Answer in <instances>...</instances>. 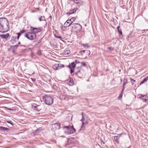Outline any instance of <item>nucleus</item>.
<instances>
[{"label": "nucleus", "mask_w": 148, "mask_h": 148, "mask_svg": "<svg viewBox=\"0 0 148 148\" xmlns=\"http://www.w3.org/2000/svg\"><path fill=\"white\" fill-rule=\"evenodd\" d=\"M12 49V52L13 53H14L15 52V50L14 49Z\"/></svg>", "instance_id": "obj_44"}, {"label": "nucleus", "mask_w": 148, "mask_h": 148, "mask_svg": "<svg viewBox=\"0 0 148 148\" xmlns=\"http://www.w3.org/2000/svg\"><path fill=\"white\" fill-rule=\"evenodd\" d=\"M60 124L59 123H56V129H60Z\"/></svg>", "instance_id": "obj_25"}, {"label": "nucleus", "mask_w": 148, "mask_h": 148, "mask_svg": "<svg viewBox=\"0 0 148 148\" xmlns=\"http://www.w3.org/2000/svg\"><path fill=\"white\" fill-rule=\"evenodd\" d=\"M42 17V16H41L40 17H39V19L40 21H43V20H41V18Z\"/></svg>", "instance_id": "obj_46"}, {"label": "nucleus", "mask_w": 148, "mask_h": 148, "mask_svg": "<svg viewBox=\"0 0 148 148\" xmlns=\"http://www.w3.org/2000/svg\"><path fill=\"white\" fill-rule=\"evenodd\" d=\"M90 51L88 50H86V53L87 55H88V56H89L90 54Z\"/></svg>", "instance_id": "obj_30"}, {"label": "nucleus", "mask_w": 148, "mask_h": 148, "mask_svg": "<svg viewBox=\"0 0 148 148\" xmlns=\"http://www.w3.org/2000/svg\"><path fill=\"white\" fill-rule=\"evenodd\" d=\"M56 34H54V36L55 37H56Z\"/></svg>", "instance_id": "obj_57"}, {"label": "nucleus", "mask_w": 148, "mask_h": 148, "mask_svg": "<svg viewBox=\"0 0 148 148\" xmlns=\"http://www.w3.org/2000/svg\"><path fill=\"white\" fill-rule=\"evenodd\" d=\"M66 140L67 141L68 140V139L67 138H66Z\"/></svg>", "instance_id": "obj_60"}, {"label": "nucleus", "mask_w": 148, "mask_h": 148, "mask_svg": "<svg viewBox=\"0 0 148 148\" xmlns=\"http://www.w3.org/2000/svg\"><path fill=\"white\" fill-rule=\"evenodd\" d=\"M117 29L119 32V33L121 35L122 34V32L121 29H120V26H119L117 27Z\"/></svg>", "instance_id": "obj_24"}, {"label": "nucleus", "mask_w": 148, "mask_h": 148, "mask_svg": "<svg viewBox=\"0 0 148 148\" xmlns=\"http://www.w3.org/2000/svg\"><path fill=\"white\" fill-rule=\"evenodd\" d=\"M0 130L1 131H4L5 130L7 131V132H9L10 130L9 129L2 126H0Z\"/></svg>", "instance_id": "obj_17"}, {"label": "nucleus", "mask_w": 148, "mask_h": 148, "mask_svg": "<svg viewBox=\"0 0 148 148\" xmlns=\"http://www.w3.org/2000/svg\"><path fill=\"white\" fill-rule=\"evenodd\" d=\"M140 96L141 97H143L145 96L144 95H142V94H141L140 95Z\"/></svg>", "instance_id": "obj_52"}, {"label": "nucleus", "mask_w": 148, "mask_h": 148, "mask_svg": "<svg viewBox=\"0 0 148 148\" xmlns=\"http://www.w3.org/2000/svg\"><path fill=\"white\" fill-rule=\"evenodd\" d=\"M75 18L73 17L69 20H67L64 24V27H67L71 25L73 29L75 32H78L80 30L82 29V26L79 23H72L73 21H74Z\"/></svg>", "instance_id": "obj_1"}, {"label": "nucleus", "mask_w": 148, "mask_h": 148, "mask_svg": "<svg viewBox=\"0 0 148 148\" xmlns=\"http://www.w3.org/2000/svg\"><path fill=\"white\" fill-rule=\"evenodd\" d=\"M82 45L83 47L85 48L86 49L88 48V45L82 44Z\"/></svg>", "instance_id": "obj_31"}, {"label": "nucleus", "mask_w": 148, "mask_h": 148, "mask_svg": "<svg viewBox=\"0 0 148 148\" xmlns=\"http://www.w3.org/2000/svg\"><path fill=\"white\" fill-rule=\"evenodd\" d=\"M79 0H74V1L76 4H78L79 3V2L78 1Z\"/></svg>", "instance_id": "obj_38"}, {"label": "nucleus", "mask_w": 148, "mask_h": 148, "mask_svg": "<svg viewBox=\"0 0 148 148\" xmlns=\"http://www.w3.org/2000/svg\"><path fill=\"white\" fill-rule=\"evenodd\" d=\"M130 79L131 80V81H133L134 82H135L136 81L135 80L131 78H130Z\"/></svg>", "instance_id": "obj_43"}, {"label": "nucleus", "mask_w": 148, "mask_h": 148, "mask_svg": "<svg viewBox=\"0 0 148 148\" xmlns=\"http://www.w3.org/2000/svg\"><path fill=\"white\" fill-rule=\"evenodd\" d=\"M80 62L77 60H75V62H73L69 64L66 66L70 69V73L71 74L73 73L74 71L75 68L76 66V64L80 63Z\"/></svg>", "instance_id": "obj_5"}, {"label": "nucleus", "mask_w": 148, "mask_h": 148, "mask_svg": "<svg viewBox=\"0 0 148 148\" xmlns=\"http://www.w3.org/2000/svg\"><path fill=\"white\" fill-rule=\"evenodd\" d=\"M5 108H7V109L8 110H13V109H12L11 108H6V107H5Z\"/></svg>", "instance_id": "obj_45"}, {"label": "nucleus", "mask_w": 148, "mask_h": 148, "mask_svg": "<svg viewBox=\"0 0 148 148\" xmlns=\"http://www.w3.org/2000/svg\"><path fill=\"white\" fill-rule=\"evenodd\" d=\"M35 27H30V30L31 32H34V31H35Z\"/></svg>", "instance_id": "obj_27"}, {"label": "nucleus", "mask_w": 148, "mask_h": 148, "mask_svg": "<svg viewBox=\"0 0 148 148\" xmlns=\"http://www.w3.org/2000/svg\"><path fill=\"white\" fill-rule=\"evenodd\" d=\"M26 31L24 29H23L21 30L20 31V32H19V33H20L21 34H21H23L24 32H25Z\"/></svg>", "instance_id": "obj_32"}, {"label": "nucleus", "mask_w": 148, "mask_h": 148, "mask_svg": "<svg viewBox=\"0 0 148 148\" xmlns=\"http://www.w3.org/2000/svg\"><path fill=\"white\" fill-rule=\"evenodd\" d=\"M69 22H70V23H71V21H69Z\"/></svg>", "instance_id": "obj_59"}, {"label": "nucleus", "mask_w": 148, "mask_h": 148, "mask_svg": "<svg viewBox=\"0 0 148 148\" xmlns=\"http://www.w3.org/2000/svg\"><path fill=\"white\" fill-rule=\"evenodd\" d=\"M121 134H118V136H114V141L116 142H118L119 137L121 136Z\"/></svg>", "instance_id": "obj_13"}, {"label": "nucleus", "mask_w": 148, "mask_h": 148, "mask_svg": "<svg viewBox=\"0 0 148 148\" xmlns=\"http://www.w3.org/2000/svg\"><path fill=\"white\" fill-rule=\"evenodd\" d=\"M16 40L17 39L16 36H12L10 41V42L12 44H14L16 42Z\"/></svg>", "instance_id": "obj_12"}, {"label": "nucleus", "mask_w": 148, "mask_h": 148, "mask_svg": "<svg viewBox=\"0 0 148 148\" xmlns=\"http://www.w3.org/2000/svg\"><path fill=\"white\" fill-rule=\"evenodd\" d=\"M16 34L17 35V36L16 37L17 40H19L20 37L21 35V34L20 33H16Z\"/></svg>", "instance_id": "obj_28"}, {"label": "nucleus", "mask_w": 148, "mask_h": 148, "mask_svg": "<svg viewBox=\"0 0 148 148\" xmlns=\"http://www.w3.org/2000/svg\"><path fill=\"white\" fill-rule=\"evenodd\" d=\"M68 82L67 83L68 85L69 86H73L74 85V83L73 79L70 78L68 80Z\"/></svg>", "instance_id": "obj_10"}, {"label": "nucleus", "mask_w": 148, "mask_h": 148, "mask_svg": "<svg viewBox=\"0 0 148 148\" xmlns=\"http://www.w3.org/2000/svg\"><path fill=\"white\" fill-rule=\"evenodd\" d=\"M43 99L45 103L50 105L52 104L53 103V99L50 96L45 95L43 97Z\"/></svg>", "instance_id": "obj_3"}, {"label": "nucleus", "mask_w": 148, "mask_h": 148, "mask_svg": "<svg viewBox=\"0 0 148 148\" xmlns=\"http://www.w3.org/2000/svg\"><path fill=\"white\" fill-rule=\"evenodd\" d=\"M145 81L146 82L147 80H148V76L146 77V78L144 79Z\"/></svg>", "instance_id": "obj_42"}, {"label": "nucleus", "mask_w": 148, "mask_h": 148, "mask_svg": "<svg viewBox=\"0 0 148 148\" xmlns=\"http://www.w3.org/2000/svg\"><path fill=\"white\" fill-rule=\"evenodd\" d=\"M70 53V51L69 50H66L64 52V53L65 55H68Z\"/></svg>", "instance_id": "obj_26"}, {"label": "nucleus", "mask_w": 148, "mask_h": 148, "mask_svg": "<svg viewBox=\"0 0 148 148\" xmlns=\"http://www.w3.org/2000/svg\"><path fill=\"white\" fill-rule=\"evenodd\" d=\"M58 44H56V48H58ZM59 50V49H56V50Z\"/></svg>", "instance_id": "obj_50"}, {"label": "nucleus", "mask_w": 148, "mask_h": 148, "mask_svg": "<svg viewBox=\"0 0 148 148\" xmlns=\"http://www.w3.org/2000/svg\"><path fill=\"white\" fill-rule=\"evenodd\" d=\"M42 130V129L40 127L37 129L34 132L35 135H38L39 133Z\"/></svg>", "instance_id": "obj_19"}, {"label": "nucleus", "mask_w": 148, "mask_h": 148, "mask_svg": "<svg viewBox=\"0 0 148 148\" xmlns=\"http://www.w3.org/2000/svg\"><path fill=\"white\" fill-rule=\"evenodd\" d=\"M52 18V16H49V18H50V19H51Z\"/></svg>", "instance_id": "obj_51"}, {"label": "nucleus", "mask_w": 148, "mask_h": 148, "mask_svg": "<svg viewBox=\"0 0 148 148\" xmlns=\"http://www.w3.org/2000/svg\"><path fill=\"white\" fill-rule=\"evenodd\" d=\"M60 99L62 100L65 99L67 97L68 95H60V96H59Z\"/></svg>", "instance_id": "obj_18"}, {"label": "nucleus", "mask_w": 148, "mask_h": 148, "mask_svg": "<svg viewBox=\"0 0 148 148\" xmlns=\"http://www.w3.org/2000/svg\"><path fill=\"white\" fill-rule=\"evenodd\" d=\"M82 119L81 120L82 122H84L85 120V119L87 118V115L84 113L82 112Z\"/></svg>", "instance_id": "obj_14"}, {"label": "nucleus", "mask_w": 148, "mask_h": 148, "mask_svg": "<svg viewBox=\"0 0 148 148\" xmlns=\"http://www.w3.org/2000/svg\"><path fill=\"white\" fill-rule=\"evenodd\" d=\"M62 37L61 36H56V38H60Z\"/></svg>", "instance_id": "obj_49"}, {"label": "nucleus", "mask_w": 148, "mask_h": 148, "mask_svg": "<svg viewBox=\"0 0 148 148\" xmlns=\"http://www.w3.org/2000/svg\"><path fill=\"white\" fill-rule=\"evenodd\" d=\"M43 17L44 18L45 16H43Z\"/></svg>", "instance_id": "obj_63"}, {"label": "nucleus", "mask_w": 148, "mask_h": 148, "mask_svg": "<svg viewBox=\"0 0 148 148\" xmlns=\"http://www.w3.org/2000/svg\"><path fill=\"white\" fill-rule=\"evenodd\" d=\"M108 49L110 51H112L113 50V49L111 47H108Z\"/></svg>", "instance_id": "obj_36"}, {"label": "nucleus", "mask_w": 148, "mask_h": 148, "mask_svg": "<svg viewBox=\"0 0 148 148\" xmlns=\"http://www.w3.org/2000/svg\"><path fill=\"white\" fill-rule=\"evenodd\" d=\"M24 36L28 39L32 40L35 39L36 35L34 32H27L25 33Z\"/></svg>", "instance_id": "obj_4"}, {"label": "nucleus", "mask_w": 148, "mask_h": 148, "mask_svg": "<svg viewBox=\"0 0 148 148\" xmlns=\"http://www.w3.org/2000/svg\"><path fill=\"white\" fill-rule=\"evenodd\" d=\"M127 148H130V146H129Z\"/></svg>", "instance_id": "obj_58"}, {"label": "nucleus", "mask_w": 148, "mask_h": 148, "mask_svg": "<svg viewBox=\"0 0 148 148\" xmlns=\"http://www.w3.org/2000/svg\"><path fill=\"white\" fill-rule=\"evenodd\" d=\"M64 67V66L63 64H56V70L60 69Z\"/></svg>", "instance_id": "obj_15"}, {"label": "nucleus", "mask_w": 148, "mask_h": 148, "mask_svg": "<svg viewBox=\"0 0 148 148\" xmlns=\"http://www.w3.org/2000/svg\"><path fill=\"white\" fill-rule=\"evenodd\" d=\"M132 84H134V83H133V82H132Z\"/></svg>", "instance_id": "obj_61"}, {"label": "nucleus", "mask_w": 148, "mask_h": 148, "mask_svg": "<svg viewBox=\"0 0 148 148\" xmlns=\"http://www.w3.org/2000/svg\"><path fill=\"white\" fill-rule=\"evenodd\" d=\"M58 92H59V94H61V92H59V90H58Z\"/></svg>", "instance_id": "obj_53"}, {"label": "nucleus", "mask_w": 148, "mask_h": 148, "mask_svg": "<svg viewBox=\"0 0 148 148\" xmlns=\"http://www.w3.org/2000/svg\"><path fill=\"white\" fill-rule=\"evenodd\" d=\"M101 143L102 145L104 144H105V142H103V140H101Z\"/></svg>", "instance_id": "obj_48"}, {"label": "nucleus", "mask_w": 148, "mask_h": 148, "mask_svg": "<svg viewBox=\"0 0 148 148\" xmlns=\"http://www.w3.org/2000/svg\"><path fill=\"white\" fill-rule=\"evenodd\" d=\"M86 50H82V51H80L79 53H82V52H83L84 53H86Z\"/></svg>", "instance_id": "obj_39"}, {"label": "nucleus", "mask_w": 148, "mask_h": 148, "mask_svg": "<svg viewBox=\"0 0 148 148\" xmlns=\"http://www.w3.org/2000/svg\"><path fill=\"white\" fill-rule=\"evenodd\" d=\"M41 31V28L40 27L39 28H36L35 31H34V34L36 33H38L40 32Z\"/></svg>", "instance_id": "obj_20"}, {"label": "nucleus", "mask_w": 148, "mask_h": 148, "mask_svg": "<svg viewBox=\"0 0 148 148\" xmlns=\"http://www.w3.org/2000/svg\"><path fill=\"white\" fill-rule=\"evenodd\" d=\"M124 89H125V87H123V88L122 90L121 91V93H122V94H123V91L124 90Z\"/></svg>", "instance_id": "obj_41"}, {"label": "nucleus", "mask_w": 148, "mask_h": 148, "mask_svg": "<svg viewBox=\"0 0 148 148\" xmlns=\"http://www.w3.org/2000/svg\"><path fill=\"white\" fill-rule=\"evenodd\" d=\"M51 127H52V130H53V131H54L55 130V128H56V127H55V124H54L53 125L52 124L51 126Z\"/></svg>", "instance_id": "obj_33"}, {"label": "nucleus", "mask_w": 148, "mask_h": 148, "mask_svg": "<svg viewBox=\"0 0 148 148\" xmlns=\"http://www.w3.org/2000/svg\"><path fill=\"white\" fill-rule=\"evenodd\" d=\"M9 29V25H0V32L4 33L7 32Z\"/></svg>", "instance_id": "obj_6"}, {"label": "nucleus", "mask_w": 148, "mask_h": 148, "mask_svg": "<svg viewBox=\"0 0 148 148\" xmlns=\"http://www.w3.org/2000/svg\"><path fill=\"white\" fill-rule=\"evenodd\" d=\"M122 95H123V94H122V93H121V94H120V95H119V97H118V98H119V99L120 98H122Z\"/></svg>", "instance_id": "obj_40"}, {"label": "nucleus", "mask_w": 148, "mask_h": 148, "mask_svg": "<svg viewBox=\"0 0 148 148\" xmlns=\"http://www.w3.org/2000/svg\"><path fill=\"white\" fill-rule=\"evenodd\" d=\"M6 122L8 123L11 124L12 126L13 125V123H12L10 121H7Z\"/></svg>", "instance_id": "obj_37"}, {"label": "nucleus", "mask_w": 148, "mask_h": 148, "mask_svg": "<svg viewBox=\"0 0 148 148\" xmlns=\"http://www.w3.org/2000/svg\"><path fill=\"white\" fill-rule=\"evenodd\" d=\"M10 49H8V50H9V51H10Z\"/></svg>", "instance_id": "obj_62"}, {"label": "nucleus", "mask_w": 148, "mask_h": 148, "mask_svg": "<svg viewBox=\"0 0 148 148\" xmlns=\"http://www.w3.org/2000/svg\"><path fill=\"white\" fill-rule=\"evenodd\" d=\"M81 64L82 66H86V64L84 62H82L81 63Z\"/></svg>", "instance_id": "obj_35"}, {"label": "nucleus", "mask_w": 148, "mask_h": 148, "mask_svg": "<svg viewBox=\"0 0 148 148\" xmlns=\"http://www.w3.org/2000/svg\"><path fill=\"white\" fill-rule=\"evenodd\" d=\"M77 8H75L72 10H71L69 12L67 13L66 14L67 15H70L74 13L77 10Z\"/></svg>", "instance_id": "obj_16"}, {"label": "nucleus", "mask_w": 148, "mask_h": 148, "mask_svg": "<svg viewBox=\"0 0 148 148\" xmlns=\"http://www.w3.org/2000/svg\"><path fill=\"white\" fill-rule=\"evenodd\" d=\"M146 82V81H145V80L144 79H143V80L140 83V85H141V84H143V83H144L145 82Z\"/></svg>", "instance_id": "obj_34"}, {"label": "nucleus", "mask_w": 148, "mask_h": 148, "mask_svg": "<svg viewBox=\"0 0 148 148\" xmlns=\"http://www.w3.org/2000/svg\"><path fill=\"white\" fill-rule=\"evenodd\" d=\"M82 122V126L81 127V129H82L83 127H84V125L86 124L88 122L87 121L84 122Z\"/></svg>", "instance_id": "obj_29"}, {"label": "nucleus", "mask_w": 148, "mask_h": 148, "mask_svg": "<svg viewBox=\"0 0 148 148\" xmlns=\"http://www.w3.org/2000/svg\"><path fill=\"white\" fill-rule=\"evenodd\" d=\"M21 43V42H18V45H20Z\"/></svg>", "instance_id": "obj_54"}, {"label": "nucleus", "mask_w": 148, "mask_h": 148, "mask_svg": "<svg viewBox=\"0 0 148 148\" xmlns=\"http://www.w3.org/2000/svg\"><path fill=\"white\" fill-rule=\"evenodd\" d=\"M18 46V45H15L11 46H10V49H14L16 50V49L17 48Z\"/></svg>", "instance_id": "obj_23"}, {"label": "nucleus", "mask_w": 148, "mask_h": 148, "mask_svg": "<svg viewBox=\"0 0 148 148\" xmlns=\"http://www.w3.org/2000/svg\"><path fill=\"white\" fill-rule=\"evenodd\" d=\"M144 100H145V101H146L147 100V99H144Z\"/></svg>", "instance_id": "obj_55"}, {"label": "nucleus", "mask_w": 148, "mask_h": 148, "mask_svg": "<svg viewBox=\"0 0 148 148\" xmlns=\"http://www.w3.org/2000/svg\"><path fill=\"white\" fill-rule=\"evenodd\" d=\"M58 87H56V89L57 90H58Z\"/></svg>", "instance_id": "obj_56"}, {"label": "nucleus", "mask_w": 148, "mask_h": 148, "mask_svg": "<svg viewBox=\"0 0 148 148\" xmlns=\"http://www.w3.org/2000/svg\"><path fill=\"white\" fill-rule=\"evenodd\" d=\"M123 87H125V85L127 82V79L125 78L123 80Z\"/></svg>", "instance_id": "obj_22"}, {"label": "nucleus", "mask_w": 148, "mask_h": 148, "mask_svg": "<svg viewBox=\"0 0 148 148\" xmlns=\"http://www.w3.org/2000/svg\"><path fill=\"white\" fill-rule=\"evenodd\" d=\"M77 68L78 69V70H77V71L75 73V74L77 75L79 78H81L83 76L84 71L80 67H77Z\"/></svg>", "instance_id": "obj_7"}, {"label": "nucleus", "mask_w": 148, "mask_h": 148, "mask_svg": "<svg viewBox=\"0 0 148 148\" xmlns=\"http://www.w3.org/2000/svg\"><path fill=\"white\" fill-rule=\"evenodd\" d=\"M53 68L54 69H56V65H54L53 66Z\"/></svg>", "instance_id": "obj_47"}, {"label": "nucleus", "mask_w": 148, "mask_h": 148, "mask_svg": "<svg viewBox=\"0 0 148 148\" xmlns=\"http://www.w3.org/2000/svg\"><path fill=\"white\" fill-rule=\"evenodd\" d=\"M9 25L8 20L5 18H0V25Z\"/></svg>", "instance_id": "obj_8"}, {"label": "nucleus", "mask_w": 148, "mask_h": 148, "mask_svg": "<svg viewBox=\"0 0 148 148\" xmlns=\"http://www.w3.org/2000/svg\"><path fill=\"white\" fill-rule=\"evenodd\" d=\"M72 116L71 115H69V116H67L66 117V120L69 121H71L72 120Z\"/></svg>", "instance_id": "obj_21"}, {"label": "nucleus", "mask_w": 148, "mask_h": 148, "mask_svg": "<svg viewBox=\"0 0 148 148\" xmlns=\"http://www.w3.org/2000/svg\"><path fill=\"white\" fill-rule=\"evenodd\" d=\"M32 108L35 110L39 111L41 109V106L39 105H37L36 104H33L32 105Z\"/></svg>", "instance_id": "obj_9"}, {"label": "nucleus", "mask_w": 148, "mask_h": 148, "mask_svg": "<svg viewBox=\"0 0 148 148\" xmlns=\"http://www.w3.org/2000/svg\"><path fill=\"white\" fill-rule=\"evenodd\" d=\"M62 127L63 129H65L64 132L66 134H73L76 131L75 129L74 128L73 125L72 126H64Z\"/></svg>", "instance_id": "obj_2"}, {"label": "nucleus", "mask_w": 148, "mask_h": 148, "mask_svg": "<svg viewBox=\"0 0 148 148\" xmlns=\"http://www.w3.org/2000/svg\"><path fill=\"white\" fill-rule=\"evenodd\" d=\"M9 34L8 33H7L5 34H2L0 35V37L2 39H6L9 37Z\"/></svg>", "instance_id": "obj_11"}]
</instances>
